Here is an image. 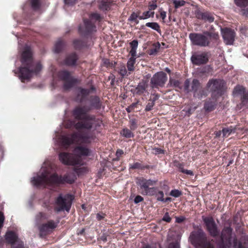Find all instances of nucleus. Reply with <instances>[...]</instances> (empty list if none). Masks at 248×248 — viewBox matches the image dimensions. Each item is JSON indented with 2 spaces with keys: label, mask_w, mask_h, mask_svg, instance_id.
Listing matches in <instances>:
<instances>
[{
  "label": "nucleus",
  "mask_w": 248,
  "mask_h": 248,
  "mask_svg": "<svg viewBox=\"0 0 248 248\" xmlns=\"http://www.w3.org/2000/svg\"><path fill=\"white\" fill-rule=\"evenodd\" d=\"M189 38L192 45L201 47H206L211 43L216 42L218 38V32L214 31H205L202 33H191Z\"/></svg>",
  "instance_id": "5"
},
{
  "label": "nucleus",
  "mask_w": 248,
  "mask_h": 248,
  "mask_svg": "<svg viewBox=\"0 0 248 248\" xmlns=\"http://www.w3.org/2000/svg\"><path fill=\"white\" fill-rule=\"evenodd\" d=\"M224 81L218 79H210L206 85V89L212 92V96H220L224 92Z\"/></svg>",
  "instance_id": "10"
},
{
  "label": "nucleus",
  "mask_w": 248,
  "mask_h": 248,
  "mask_svg": "<svg viewBox=\"0 0 248 248\" xmlns=\"http://www.w3.org/2000/svg\"><path fill=\"white\" fill-rule=\"evenodd\" d=\"M156 8H157L156 4H155V3L152 4L150 5V6H149V11H150L151 10H154Z\"/></svg>",
  "instance_id": "62"
},
{
  "label": "nucleus",
  "mask_w": 248,
  "mask_h": 248,
  "mask_svg": "<svg viewBox=\"0 0 248 248\" xmlns=\"http://www.w3.org/2000/svg\"><path fill=\"white\" fill-rule=\"evenodd\" d=\"M155 195L157 201L161 202L163 201L164 193L162 191H158L157 192L156 191Z\"/></svg>",
  "instance_id": "43"
},
{
  "label": "nucleus",
  "mask_w": 248,
  "mask_h": 248,
  "mask_svg": "<svg viewBox=\"0 0 248 248\" xmlns=\"http://www.w3.org/2000/svg\"><path fill=\"white\" fill-rule=\"evenodd\" d=\"M15 244L16 247H18L20 245L19 244H21L22 245L21 248H24V244L22 241H21L19 239H17L16 241L15 242Z\"/></svg>",
  "instance_id": "57"
},
{
  "label": "nucleus",
  "mask_w": 248,
  "mask_h": 248,
  "mask_svg": "<svg viewBox=\"0 0 248 248\" xmlns=\"http://www.w3.org/2000/svg\"><path fill=\"white\" fill-rule=\"evenodd\" d=\"M138 16L135 13H133L128 18V20L130 21H135L136 24L139 23V21L137 20Z\"/></svg>",
  "instance_id": "44"
},
{
  "label": "nucleus",
  "mask_w": 248,
  "mask_h": 248,
  "mask_svg": "<svg viewBox=\"0 0 248 248\" xmlns=\"http://www.w3.org/2000/svg\"><path fill=\"white\" fill-rule=\"evenodd\" d=\"M221 33L224 41L227 45H232L234 41L235 33L233 30L229 28L221 29Z\"/></svg>",
  "instance_id": "17"
},
{
  "label": "nucleus",
  "mask_w": 248,
  "mask_h": 248,
  "mask_svg": "<svg viewBox=\"0 0 248 248\" xmlns=\"http://www.w3.org/2000/svg\"><path fill=\"white\" fill-rule=\"evenodd\" d=\"M136 56H131L127 62V67L128 71V74H130L131 72L133 71L135 69L134 64L136 62Z\"/></svg>",
  "instance_id": "24"
},
{
  "label": "nucleus",
  "mask_w": 248,
  "mask_h": 248,
  "mask_svg": "<svg viewBox=\"0 0 248 248\" xmlns=\"http://www.w3.org/2000/svg\"><path fill=\"white\" fill-rule=\"evenodd\" d=\"M101 103L100 99L96 96H92L90 100V105L88 106L90 108V110L93 109H99L101 107Z\"/></svg>",
  "instance_id": "21"
},
{
  "label": "nucleus",
  "mask_w": 248,
  "mask_h": 248,
  "mask_svg": "<svg viewBox=\"0 0 248 248\" xmlns=\"http://www.w3.org/2000/svg\"><path fill=\"white\" fill-rule=\"evenodd\" d=\"M168 248H180L179 243L177 241L170 243L169 245Z\"/></svg>",
  "instance_id": "47"
},
{
  "label": "nucleus",
  "mask_w": 248,
  "mask_h": 248,
  "mask_svg": "<svg viewBox=\"0 0 248 248\" xmlns=\"http://www.w3.org/2000/svg\"><path fill=\"white\" fill-rule=\"evenodd\" d=\"M182 173H185L186 174L189 175H194L193 171H191V170H187L184 169V170H183Z\"/></svg>",
  "instance_id": "58"
},
{
  "label": "nucleus",
  "mask_w": 248,
  "mask_h": 248,
  "mask_svg": "<svg viewBox=\"0 0 248 248\" xmlns=\"http://www.w3.org/2000/svg\"><path fill=\"white\" fill-rule=\"evenodd\" d=\"M143 200V198L140 196H137L134 199V202L135 203H138Z\"/></svg>",
  "instance_id": "53"
},
{
  "label": "nucleus",
  "mask_w": 248,
  "mask_h": 248,
  "mask_svg": "<svg viewBox=\"0 0 248 248\" xmlns=\"http://www.w3.org/2000/svg\"><path fill=\"white\" fill-rule=\"evenodd\" d=\"M162 220L167 222H170L171 221V218L170 217L169 214L168 212L165 214L162 218Z\"/></svg>",
  "instance_id": "51"
},
{
  "label": "nucleus",
  "mask_w": 248,
  "mask_h": 248,
  "mask_svg": "<svg viewBox=\"0 0 248 248\" xmlns=\"http://www.w3.org/2000/svg\"><path fill=\"white\" fill-rule=\"evenodd\" d=\"M90 108L87 106H78L73 111L74 117L78 120H84L75 124L74 127L79 132L71 135H63L60 138L61 145L66 149L73 143L88 144L93 140V135L90 132L93 126L91 121H94L95 116L88 114Z\"/></svg>",
  "instance_id": "1"
},
{
  "label": "nucleus",
  "mask_w": 248,
  "mask_h": 248,
  "mask_svg": "<svg viewBox=\"0 0 248 248\" xmlns=\"http://www.w3.org/2000/svg\"><path fill=\"white\" fill-rule=\"evenodd\" d=\"M207 95V91L204 89H199L198 91L194 94V96L198 98H202Z\"/></svg>",
  "instance_id": "35"
},
{
  "label": "nucleus",
  "mask_w": 248,
  "mask_h": 248,
  "mask_svg": "<svg viewBox=\"0 0 248 248\" xmlns=\"http://www.w3.org/2000/svg\"><path fill=\"white\" fill-rule=\"evenodd\" d=\"M245 92V88L243 86L237 85L234 88L233 90V94L235 96H240L241 98Z\"/></svg>",
  "instance_id": "25"
},
{
  "label": "nucleus",
  "mask_w": 248,
  "mask_h": 248,
  "mask_svg": "<svg viewBox=\"0 0 248 248\" xmlns=\"http://www.w3.org/2000/svg\"><path fill=\"white\" fill-rule=\"evenodd\" d=\"M169 85L171 87L178 88L181 89L180 82L178 80L170 78L169 79Z\"/></svg>",
  "instance_id": "36"
},
{
  "label": "nucleus",
  "mask_w": 248,
  "mask_h": 248,
  "mask_svg": "<svg viewBox=\"0 0 248 248\" xmlns=\"http://www.w3.org/2000/svg\"><path fill=\"white\" fill-rule=\"evenodd\" d=\"M59 78L64 81L63 88L68 90L73 87L77 82L78 80L71 77L69 72L67 71H61L58 73Z\"/></svg>",
  "instance_id": "12"
},
{
  "label": "nucleus",
  "mask_w": 248,
  "mask_h": 248,
  "mask_svg": "<svg viewBox=\"0 0 248 248\" xmlns=\"http://www.w3.org/2000/svg\"><path fill=\"white\" fill-rule=\"evenodd\" d=\"M30 2L32 8L34 10H37L40 6V1L39 0H30Z\"/></svg>",
  "instance_id": "39"
},
{
  "label": "nucleus",
  "mask_w": 248,
  "mask_h": 248,
  "mask_svg": "<svg viewBox=\"0 0 248 248\" xmlns=\"http://www.w3.org/2000/svg\"><path fill=\"white\" fill-rule=\"evenodd\" d=\"M140 164L138 162L135 163L132 165H131L130 168L133 169H138L140 168Z\"/></svg>",
  "instance_id": "55"
},
{
  "label": "nucleus",
  "mask_w": 248,
  "mask_h": 248,
  "mask_svg": "<svg viewBox=\"0 0 248 248\" xmlns=\"http://www.w3.org/2000/svg\"><path fill=\"white\" fill-rule=\"evenodd\" d=\"M121 134L126 138H133L134 136V134L131 132V130L127 128H124L121 132Z\"/></svg>",
  "instance_id": "31"
},
{
  "label": "nucleus",
  "mask_w": 248,
  "mask_h": 248,
  "mask_svg": "<svg viewBox=\"0 0 248 248\" xmlns=\"http://www.w3.org/2000/svg\"><path fill=\"white\" fill-rule=\"evenodd\" d=\"M158 48H155L151 49L150 50L149 54L150 55H155L157 53V52L158 51Z\"/></svg>",
  "instance_id": "56"
},
{
  "label": "nucleus",
  "mask_w": 248,
  "mask_h": 248,
  "mask_svg": "<svg viewBox=\"0 0 248 248\" xmlns=\"http://www.w3.org/2000/svg\"><path fill=\"white\" fill-rule=\"evenodd\" d=\"M235 3L239 7H245L248 5V0H234Z\"/></svg>",
  "instance_id": "38"
},
{
  "label": "nucleus",
  "mask_w": 248,
  "mask_h": 248,
  "mask_svg": "<svg viewBox=\"0 0 248 248\" xmlns=\"http://www.w3.org/2000/svg\"><path fill=\"white\" fill-rule=\"evenodd\" d=\"M205 109L207 111H211L214 108V105L212 103H207L205 104Z\"/></svg>",
  "instance_id": "46"
},
{
  "label": "nucleus",
  "mask_w": 248,
  "mask_h": 248,
  "mask_svg": "<svg viewBox=\"0 0 248 248\" xmlns=\"http://www.w3.org/2000/svg\"><path fill=\"white\" fill-rule=\"evenodd\" d=\"M93 90V88L90 89L81 88L78 89L77 100L80 102H83L85 99L87 95H88L91 93V91Z\"/></svg>",
  "instance_id": "19"
},
{
  "label": "nucleus",
  "mask_w": 248,
  "mask_h": 248,
  "mask_svg": "<svg viewBox=\"0 0 248 248\" xmlns=\"http://www.w3.org/2000/svg\"><path fill=\"white\" fill-rule=\"evenodd\" d=\"M202 219L210 234L213 237L217 236L219 231L214 219L212 217H204Z\"/></svg>",
  "instance_id": "14"
},
{
  "label": "nucleus",
  "mask_w": 248,
  "mask_h": 248,
  "mask_svg": "<svg viewBox=\"0 0 248 248\" xmlns=\"http://www.w3.org/2000/svg\"><path fill=\"white\" fill-rule=\"evenodd\" d=\"M147 87V83L146 81H143L138 84L136 88L138 94H140L144 93Z\"/></svg>",
  "instance_id": "26"
},
{
  "label": "nucleus",
  "mask_w": 248,
  "mask_h": 248,
  "mask_svg": "<svg viewBox=\"0 0 248 248\" xmlns=\"http://www.w3.org/2000/svg\"><path fill=\"white\" fill-rule=\"evenodd\" d=\"M48 218L49 216L46 214L42 212H39L35 216V224L37 225H39Z\"/></svg>",
  "instance_id": "23"
},
{
  "label": "nucleus",
  "mask_w": 248,
  "mask_h": 248,
  "mask_svg": "<svg viewBox=\"0 0 248 248\" xmlns=\"http://www.w3.org/2000/svg\"><path fill=\"white\" fill-rule=\"evenodd\" d=\"M242 13L243 16L248 17V8L242 9Z\"/></svg>",
  "instance_id": "61"
},
{
  "label": "nucleus",
  "mask_w": 248,
  "mask_h": 248,
  "mask_svg": "<svg viewBox=\"0 0 248 248\" xmlns=\"http://www.w3.org/2000/svg\"><path fill=\"white\" fill-rule=\"evenodd\" d=\"M104 217H105V214H102H102L98 213L96 215V218L99 220H100L104 218Z\"/></svg>",
  "instance_id": "60"
},
{
  "label": "nucleus",
  "mask_w": 248,
  "mask_h": 248,
  "mask_svg": "<svg viewBox=\"0 0 248 248\" xmlns=\"http://www.w3.org/2000/svg\"><path fill=\"white\" fill-rule=\"evenodd\" d=\"M21 62L23 66L19 69V78L22 82L28 81L42 69L40 62H34L32 60V53L30 46L25 45L21 54Z\"/></svg>",
  "instance_id": "3"
},
{
  "label": "nucleus",
  "mask_w": 248,
  "mask_h": 248,
  "mask_svg": "<svg viewBox=\"0 0 248 248\" xmlns=\"http://www.w3.org/2000/svg\"><path fill=\"white\" fill-rule=\"evenodd\" d=\"M154 105V103L149 101V103L147 104L145 110L147 111L151 110L153 108V107Z\"/></svg>",
  "instance_id": "49"
},
{
  "label": "nucleus",
  "mask_w": 248,
  "mask_h": 248,
  "mask_svg": "<svg viewBox=\"0 0 248 248\" xmlns=\"http://www.w3.org/2000/svg\"><path fill=\"white\" fill-rule=\"evenodd\" d=\"M129 126L131 130H136L138 127L137 121L135 119H131L129 122Z\"/></svg>",
  "instance_id": "37"
},
{
  "label": "nucleus",
  "mask_w": 248,
  "mask_h": 248,
  "mask_svg": "<svg viewBox=\"0 0 248 248\" xmlns=\"http://www.w3.org/2000/svg\"><path fill=\"white\" fill-rule=\"evenodd\" d=\"M146 26L156 31L158 33H161L160 26L156 22H147L146 23Z\"/></svg>",
  "instance_id": "30"
},
{
  "label": "nucleus",
  "mask_w": 248,
  "mask_h": 248,
  "mask_svg": "<svg viewBox=\"0 0 248 248\" xmlns=\"http://www.w3.org/2000/svg\"><path fill=\"white\" fill-rule=\"evenodd\" d=\"M77 0H64L65 5L70 6L75 3Z\"/></svg>",
  "instance_id": "52"
},
{
  "label": "nucleus",
  "mask_w": 248,
  "mask_h": 248,
  "mask_svg": "<svg viewBox=\"0 0 248 248\" xmlns=\"http://www.w3.org/2000/svg\"><path fill=\"white\" fill-rule=\"evenodd\" d=\"M100 19V15L98 13H93L90 16L89 19H85L84 20L85 31H84L85 33H88L95 31L96 27L94 25V22L99 20ZM80 32L83 33L81 31V27H79Z\"/></svg>",
  "instance_id": "11"
},
{
  "label": "nucleus",
  "mask_w": 248,
  "mask_h": 248,
  "mask_svg": "<svg viewBox=\"0 0 248 248\" xmlns=\"http://www.w3.org/2000/svg\"><path fill=\"white\" fill-rule=\"evenodd\" d=\"M78 144L74 149L73 155L64 152L59 154V159L62 163L67 165H83V159L92 155V151L88 147Z\"/></svg>",
  "instance_id": "4"
},
{
  "label": "nucleus",
  "mask_w": 248,
  "mask_h": 248,
  "mask_svg": "<svg viewBox=\"0 0 248 248\" xmlns=\"http://www.w3.org/2000/svg\"><path fill=\"white\" fill-rule=\"evenodd\" d=\"M5 238L6 241L8 244H10L12 248H21L22 245L19 244L20 246L16 247L15 244V242L19 238L16 233L12 231L7 232L5 235Z\"/></svg>",
  "instance_id": "18"
},
{
  "label": "nucleus",
  "mask_w": 248,
  "mask_h": 248,
  "mask_svg": "<svg viewBox=\"0 0 248 248\" xmlns=\"http://www.w3.org/2000/svg\"><path fill=\"white\" fill-rule=\"evenodd\" d=\"M153 95L154 97L153 98H150L149 101L155 103V101L158 99L159 96L157 94H153Z\"/></svg>",
  "instance_id": "59"
},
{
  "label": "nucleus",
  "mask_w": 248,
  "mask_h": 248,
  "mask_svg": "<svg viewBox=\"0 0 248 248\" xmlns=\"http://www.w3.org/2000/svg\"><path fill=\"white\" fill-rule=\"evenodd\" d=\"M184 220V217H176V222L177 223H181Z\"/></svg>",
  "instance_id": "64"
},
{
  "label": "nucleus",
  "mask_w": 248,
  "mask_h": 248,
  "mask_svg": "<svg viewBox=\"0 0 248 248\" xmlns=\"http://www.w3.org/2000/svg\"><path fill=\"white\" fill-rule=\"evenodd\" d=\"M63 46V42L61 40L58 41L55 45L54 49V52L56 53H59L62 49Z\"/></svg>",
  "instance_id": "34"
},
{
  "label": "nucleus",
  "mask_w": 248,
  "mask_h": 248,
  "mask_svg": "<svg viewBox=\"0 0 248 248\" xmlns=\"http://www.w3.org/2000/svg\"><path fill=\"white\" fill-rule=\"evenodd\" d=\"M189 85L190 80L189 79H187L186 80L184 83V90L186 93H189L191 91V90L189 89Z\"/></svg>",
  "instance_id": "42"
},
{
  "label": "nucleus",
  "mask_w": 248,
  "mask_h": 248,
  "mask_svg": "<svg viewBox=\"0 0 248 248\" xmlns=\"http://www.w3.org/2000/svg\"><path fill=\"white\" fill-rule=\"evenodd\" d=\"M201 86L200 81L197 79H194L192 80L191 84V91L193 92V94L196 93L199 90V87Z\"/></svg>",
  "instance_id": "29"
},
{
  "label": "nucleus",
  "mask_w": 248,
  "mask_h": 248,
  "mask_svg": "<svg viewBox=\"0 0 248 248\" xmlns=\"http://www.w3.org/2000/svg\"><path fill=\"white\" fill-rule=\"evenodd\" d=\"M167 76L163 72H159L155 74L151 79V86L153 88L157 86L163 87L167 80Z\"/></svg>",
  "instance_id": "13"
},
{
  "label": "nucleus",
  "mask_w": 248,
  "mask_h": 248,
  "mask_svg": "<svg viewBox=\"0 0 248 248\" xmlns=\"http://www.w3.org/2000/svg\"><path fill=\"white\" fill-rule=\"evenodd\" d=\"M191 61L193 64L200 65L206 63L209 60L206 52H195L191 57Z\"/></svg>",
  "instance_id": "15"
},
{
  "label": "nucleus",
  "mask_w": 248,
  "mask_h": 248,
  "mask_svg": "<svg viewBox=\"0 0 248 248\" xmlns=\"http://www.w3.org/2000/svg\"><path fill=\"white\" fill-rule=\"evenodd\" d=\"M191 243L196 248H205L208 244L205 232L201 229L192 232L189 237Z\"/></svg>",
  "instance_id": "8"
},
{
  "label": "nucleus",
  "mask_w": 248,
  "mask_h": 248,
  "mask_svg": "<svg viewBox=\"0 0 248 248\" xmlns=\"http://www.w3.org/2000/svg\"><path fill=\"white\" fill-rule=\"evenodd\" d=\"M196 16L198 18L210 23L213 22L215 19L214 15L209 12H202L198 11L196 13Z\"/></svg>",
  "instance_id": "20"
},
{
  "label": "nucleus",
  "mask_w": 248,
  "mask_h": 248,
  "mask_svg": "<svg viewBox=\"0 0 248 248\" xmlns=\"http://www.w3.org/2000/svg\"><path fill=\"white\" fill-rule=\"evenodd\" d=\"M131 50L130 54L131 56H136V51L138 46V41L137 40H134L130 43Z\"/></svg>",
  "instance_id": "27"
},
{
  "label": "nucleus",
  "mask_w": 248,
  "mask_h": 248,
  "mask_svg": "<svg viewBox=\"0 0 248 248\" xmlns=\"http://www.w3.org/2000/svg\"><path fill=\"white\" fill-rule=\"evenodd\" d=\"M58 223L59 221L50 220L46 223L40 225L38 227L40 235L41 236L46 235V234L51 232L57 227Z\"/></svg>",
  "instance_id": "16"
},
{
  "label": "nucleus",
  "mask_w": 248,
  "mask_h": 248,
  "mask_svg": "<svg viewBox=\"0 0 248 248\" xmlns=\"http://www.w3.org/2000/svg\"><path fill=\"white\" fill-rule=\"evenodd\" d=\"M241 100L242 102L248 101V91L247 92L245 91L244 93L241 98Z\"/></svg>",
  "instance_id": "48"
},
{
  "label": "nucleus",
  "mask_w": 248,
  "mask_h": 248,
  "mask_svg": "<svg viewBox=\"0 0 248 248\" xmlns=\"http://www.w3.org/2000/svg\"><path fill=\"white\" fill-rule=\"evenodd\" d=\"M74 198V196L71 194H66L64 196L60 194L55 201V203L57 206L55 208V211L59 212L65 210L68 212Z\"/></svg>",
  "instance_id": "9"
},
{
  "label": "nucleus",
  "mask_w": 248,
  "mask_h": 248,
  "mask_svg": "<svg viewBox=\"0 0 248 248\" xmlns=\"http://www.w3.org/2000/svg\"><path fill=\"white\" fill-rule=\"evenodd\" d=\"M78 59L77 56L75 53H72L67 56L64 62L66 65H74Z\"/></svg>",
  "instance_id": "22"
},
{
  "label": "nucleus",
  "mask_w": 248,
  "mask_h": 248,
  "mask_svg": "<svg viewBox=\"0 0 248 248\" xmlns=\"http://www.w3.org/2000/svg\"><path fill=\"white\" fill-rule=\"evenodd\" d=\"M4 217L3 214L0 212V229L3 226Z\"/></svg>",
  "instance_id": "54"
},
{
  "label": "nucleus",
  "mask_w": 248,
  "mask_h": 248,
  "mask_svg": "<svg viewBox=\"0 0 248 248\" xmlns=\"http://www.w3.org/2000/svg\"><path fill=\"white\" fill-rule=\"evenodd\" d=\"M74 45L75 47H76V48H80L82 46L83 43L80 40H75L74 41Z\"/></svg>",
  "instance_id": "45"
},
{
  "label": "nucleus",
  "mask_w": 248,
  "mask_h": 248,
  "mask_svg": "<svg viewBox=\"0 0 248 248\" xmlns=\"http://www.w3.org/2000/svg\"><path fill=\"white\" fill-rule=\"evenodd\" d=\"M181 194V191L178 189H173L170 192V195L175 198L179 197Z\"/></svg>",
  "instance_id": "41"
},
{
  "label": "nucleus",
  "mask_w": 248,
  "mask_h": 248,
  "mask_svg": "<svg viewBox=\"0 0 248 248\" xmlns=\"http://www.w3.org/2000/svg\"><path fill=\"white\" fill-rule=\"evenodd\" d=\"M111 3L108 0H101L99 4V8L102 11H107L110 9Z\"/></svg>",
  "instance_id": "28"
},
{
  "label": "nucleus",
  "mask_w": 248,
  "mask_h": 248,
  "mask_svg": "<svg viewBox=\"0 0 248 248\" xmlns=\"http://www.w3.org/2000/svg\"><path fill=\"white\" fill-rule=\"evenodd\" d=\"M232 231V229L230 227L223 228L221 233V240L218 244V248H242L241 244L237 242Z\"/></svg>",
  "instance_id": "6"
},
{
  "label": "nucleus",
  "mask_w": 248,
  "mask_h": 248,
  "mask_svg": "<svg viewBox=\"0 0 248 248\" xmlns=\"http://www.w3.org/2000/svg\"><path fill=\"white\" fill-rule=\"evenodd\" d=\"M211 68L210 67V66L208 65V66L204 67L202 69V72H203V73L206 72L207 71H209L210 70H211Z\"/></svg>",
  "instance_id": "63"
},
{
  "label": "nucleus",
  "mask_w": 248,
  "mask_h": 248,
  "mask_svg": "<svg viewBox=\"0 0 248 248\" xmlns=\"http://www.w3.org/2000/svg\"><path fill=\"white\" fill-rule=\"evenodd\" d=\"M76 177L73 173L66 174L62 178L59 177L54 172L52 165L49 162H45L39 172L31 180L32 185L35 187H45L60 183H73Z\"/></svg>",
  "instance_id": "2"
},
{
  "label": "nucleus",
  "mask_w": 248,
  "mask_h": 248,
  "mask_svg": "<svg viewBox=\"0 0 248 248\" xmlns=\"http://www.w3.org/2000/svg\"><path fill=\"white\" fill-rule=\"evenodd\" d=\"M136 183L140 186V193L142 195L154 196L156 193V188L150 187V186H153L156 184V180L146 179L141 177L137 179Z\"/></svg>",
  "instance_id": "7"
},
{
  "label": "nucleus",
  "mask_w": 248,
  "mask_h": 248,
  "mask_svg": "<svg viewBox=\"0 0 248 248\" xmlns=\"http://www.w3.org/2000/svg\"><path fill=\"white\" fill-rule=\"evenodd\" d=\"M174 166L176 167H177L179 170L182 172L183 170H184V165L182 163L178 162H175Z\"/></svg>",
  "instance_id": "50"
},
{
  "label": "nucleus",
  "mask_w": 248,
  "mask_h": 248,
  "mask_svg": "<svg viewBox=\"0 0 248 248\" xmlns=\"http://www.w3.org/2000/svg\"><path fill=\"white\" fill-rule=\"evenodd\" d=\"M118 73L123 78L125 76H128L130 74H128V71H127L125 66L123 64H121L118 67Z\"/></svg>",
  "instance_id": "32"
},
{
  "label": "nucleus",
  "mask_w": 248,
  "mask_h": 248,
  "mask_svg": "<svg viewBox=\"0 0 248 248\" xmlns=\"http://www.w3.org/2000/svg\"><path fill=\"white\" fill-rule=\"evenodd\" d=\"M233 131V129L231 128H224L222 129V134L224 137H227L230 135Z\"/></svg>",
  "instance_id": "40"
},
{
  "label": "nucleus",
  "mask_w": 248,
  "mask_h": 248,
  "mask_svg": "<svg viewBox=\"0 0 248 248\" xmlns=\"http://www.w3.org/2000/svg\"><path fill=\"white\" fill-rule=\"evenodd\" d=\"M154 12H151L149 10L143 13L142 15L139 16L140 19H146L150 17H154Z\"/></svg>",
  "instance_id": "33"
}]
</instances>
